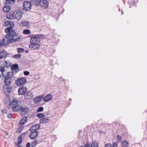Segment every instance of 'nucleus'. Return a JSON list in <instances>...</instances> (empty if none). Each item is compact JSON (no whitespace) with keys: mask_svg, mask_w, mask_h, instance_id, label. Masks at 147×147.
Wrapping results in <instances>:
<instances>
[{"mask_svg":"<svg viewBox=\"0 0 147 147\" xmlns=\"http://www.w3.org/2000/svg\"><path fill=\"white\" fill-rule=\"evenodd\" d=\"M23 6L24 10L26 11H29L31 9L32 7L31 2L30 1H25L24 2Z\"/></svg>","mask_w":147,"mask_h":147,"instance_id":"nucleus-1","label":"nucleus"},{"mask_svg":"<svg viewBox=\"0 0 147 147\" xmlns=\"http://www.w3.org/2000/svg\"><path fill=\"white\" fill-rule=\"evenodd\" d=\"M3 91L4 94L7 96H9V94L13 90V87L10 85H5L3 88Z\"/></svg>","mask_w":147,"mask_h":147,"instance_id":"nucleus-2","label":"nucleus"},{"mask_svg":"<svg viewBox=\"0 0 147 147\" xmlns=\"http://www.w3.org/2000/svg\"><path fill=\"white\" fill-rule=\"evenodd\" d=\"M26 82V79L24 78L21 77L18 78L16 81V84L18 86L24 85Z\"/></svg>","mask_w":147,"mask_h":147,"instance_id":"nucleus-3","label":"nucleus"},{"mask_svg":"<svg viewBox=\"0 0 147 147\" xmlns=\"http://www.w3.org/2000/svg\"><path fill=\"white\" fill-rule=\"evenodd\" d=\"M40 6L43 9H47L49 7V2L47 0H40Z\"/></svg>","mask_w":147,"mask_h":147,"instance_id":"nucleus-4","label":"nucleus"},{"mask_svg":"<svg viewBox=\"0 0 147 147\" xmlns=\"http://www.w3.org/2000/svg\"><path fill=\"white\" fill-rule=\"evenodd\" d=\"M38 43L33 42L31 44L29 47V48L32 50L38 49L40 47V45Z\"/></svg>","mask_w":147,"mask_h":147,"instance_id":"nucleus-5","label":"nucleus"},{"mask_svg":"<svg viewBox=\"0 0 147 147\" xmlns=\"http://www.w3.org/2000/svg\"><path fill=\"white\" fill-rule=\"evenodd\" d=\"M15 19L17 20H19L22 17V12L19 10H16L15 11Z\"/></svg>","mask_w":147,"mask_h":147,"instance_id":"nucleus-6","label":"nucleus"},{"mask_svg":"<svg viewBox=\"0 0 147 147\" xmlns=\"http://www.w3.org/2000/svg\"><path fill=\"white\" fill-rule=\"evenodd\" d=\"M40 42V39L38 38L36 34L32 35L30 38V43H39Z\"/></svg>","mask_w":147,"mask_h":147,"instance_id":"nucleus-7","label":"nucleus"},{"mask_svg":"<svg viewBox=\"0 0 147 147\" xmlns=\"http://www.w3.org/2000/svg\"><path fill=\"white\" fill-rule=\"evenodd\" d=\"M11 67L12 72H15V74L19 71L18 65L17 63L13 64L11 66Z\"/></svg>","mask_w":147,"mask_h":147,"instance_id":"nucleus-8","label":"nucleus"},{"mask_svg":"<svg viewBox=\"0 0 147 147\" xmlns=\"http://www.w3.org/2000/svg\"><path fill=\"white\" fill-rule=\"evenodd\" d=\"M27 89L25 87L22 86V87L20 88L18 90V94L19 95L24 94L26 92Z\"/></svg>","mask_w":147,"mask_h":147,"instance_id":"nucleus-9","label":"nucleus"},{"mask_svg":"<svg viewBox=\"0 0 147 147\" xmlns=\"http://www.w3.org/2000/svg\"><path fill=\"white\" fill-rule=\"evenodd\" d=\"M31 132V134L29 136L31 140H34L36 139L38 136V131H33Z\"/></svg>","mask_w":147,"mask_h":147,"instance_id":"nucleus-10","label":"nucleus"},{"mask_svg":"<svg viewBox=\"0 0 147 147\" xmlns=\"http://www.w3.org/2000/svg\"><path fill=\"white\" fill-rule=\"evenodd\" d=\"M40 127V125L39 124H35L32 126L30 129L29 130L30 132L32 131H37L36 130L39 129Z\"/></svg>","mask_w":147,"mask_h":147,"instance_id":"nucleus-11","label":"nucleus"},{"mask_svg":"<svg viewBox=\"0 0 147 147\" xmlns=\"http://www.w3.org/2000/svg\"><path fill=\"white\" fill-rule=\"evenodd\" d=\"M3 79L4 80L5 84V85H10L11 83V79L9 78H7L5 75L2 76Z\"/></svg>","mask_w":147,"mask_h":147,"instance_id":"nucleus-12","label":"nucleus"},{"mask_svg":"<svg viewBox=\"0 0 147 147\" xmlns=\"http://www.w3.org/2000/svg\"><path fill=\"white\" fill-rule=\"evenodd\" d=\"M17 34V33L15 32V30H14L12 31H11L8 34H7L5 35V37H13V36H15V35H16Z\"/></svg>","mask_w":147,"mask_h":147,"instance_id":"nucleus-13","label":"nucleus"},{"mask_svg":"<svg viewBox=\"0 0 147 147\" xmlns=\"http://www.w3.org/2000/svg\"><path fill=\"white\" fill-rule=\"evenodd\" d=\"M31 2L32 5L35 7H37L40 6V0H30Z\"/></svg>","mask_w":147,"mask_h":147,"instance_id":"nucleus-14","label":"nucleus"},{"mask_svg":"<svg viewBox=\"0 0 147 147\" xmlns=\"http://www.w3.org/2000/svg\"><path fill=\"white\" fill-rule=\"evenodd\" d=\"M21 36L19 35L18 34H17L16 35L12 37L13 40L12 43H15L16 42H18L19 41L20 39Z\"/></svg>","mask_w":147,"mask_h":147,"instance_id":"nucleus-15","label":"nucleus"},{"mask_svg":"<svg viewBox=\"0 0 147 147\" xmlns=\"http://www.w3.org/2000/svg\"><path fill=\"white\" fill-rule=\"evenodd\" d=\"M15 11L11 12L7 14L6 16L7 18L9 19H15Z\"/></svg>","mask_w":147,"mask_h":147,"instance_id":"nucleus-16","label":"nucleus"},{"mask_svg":"<svg viewBox=\"0 0 147 147\" xmlns=\"http://www.w3.org/2000/svg\"><path fill=\"white\" fill-rule=\"evenodd\" d=\"M22 106L18 105H15L12 108V110L13 111H18L21 110Z\"/></svg>","mask_w":147,"mask_h":147,"instance_id":"nucleus-17","label":"nucleus"},{"mask_svg":"<svg viewBox=\"0 0 147 147\" xmlns=\"http://www.w3.org/2000/svg\"><path fill=\"white\" fill-rule=\"evenodd\" d=\"M29 111V109L28 108L26 107L24 108L22 107V108L21 109V113L22 115H25L28 113Z\"/></svg>","mask_w":147,"mask_h":147,"instance_id":"nucleus-18","label":"nucleus"},{"mask_svg":"<svg viewBox=\"0 0 147 147\" xmlns=\"http://www.w3.org/2000/svg\"><path fill=\"white\" fill-rule=\"evenodd\" d=\"M27 119V118L26 117H24L20 121L18 124V126L20 127L22 126L23 124L26 123Z\"/></svg>","mask_w":147,"mask_h":147,"instance_id":"nucleus-19","label":"nucleus"},{"mask_svg":"<svg viewBox=\"0 0 147 147\" xmlns=\"http://www.w3.org/2000/svg\"><path fill=\"white\" fill-rule=\"evenodd\" d=\"M11 101V102L10 103V104L11 105H13L15 106L18 105L19 104V103L20 102L18 101L17 99L15 98H13Z\"/></svg>","mask_w":147,"mask_h":147,"instance_id":"nucleus-20","label":"nucleus"},{"mask_svg":"<svg viewBox=\"0 0 147 147\" xmlns=\"http://www.w3.org/2000/svg\"><path fill=\"white\" fill-rule=\"evenodd\" d=\"M22 26L25 27L26 28H29L30 22L28 21L24 20L22 22Z\"/></svg>","mask_w":147,"mask_h":147,"instance_id":"nucleus-21","label":"nucleus"},{"mask_svg":"<svg viewBox=\"0 0 147 147\" xmlns=\"http://www.w3.org/2000/svg\"><path fill=\"white\" fill-rule=\"evenodd\" d=\"M7 53L5 51H0V59H1L3 58L6 57Z\"/></svg>","mask_w":147,"mask_h":147,"instance_id":"nucleus-22","label":"nucleus"},{"mask_svg":"<svg viewBox=\"0 0 147 147\" xmlns=\"http://www.w3.org/2000/svg\"><path fill=\"white\" fill-rule=\"evenodd\" d=\"M50 120L49 119L47 118H42L41 119L40 123H48L49 122Z\"/></svg>","mask_w":147,"mask_h":147,"instance_id":"nucleus-23","label":"nucleus"},{"mask_svg":"<svg viewBox=\"0 0 147 147\" xmlns=\"http://www.w3.org/2000/svg\"><path fill=\"white\" fill-rule=\"evenodd\" d=\"M15 72H13L12 71L8 72L6 74L7 75L6 76V77L7 78H9L11 79L12 78L13 76V74Z\"/></svg>","mask_w":147,"mask_h":147,"instance_id":"nucleus-24","label":"nucleus"},{"mask_svg":"<svg viewBox=\"0 0 147 147\" xmlns=\"http://www.w3.org/2000/svg\"><path fill=\"white\" fill-rule=\"evenodd\" d=\"M10 9V7L8 5H5L4 6L3 8V11L5 13L9 12Z\"/></svg>","mask_w":147,"mask_h":147,"instance_id":"nucleus-25","label":"nucleus"},{"mask_svg":"<svg viewBox=\"0 0 147 147\" xmlns=\"http://www.w3.org/2000/svg\"><path fill=\"white\" fill-rule=\"evenodd\" d=\"M43 98V97L42 96L40 95L34 98V101H36L37 102H38L41 101L42 98Z\"/></svg>","mask_w":147,"mask_h":147,"instance_id":"nucleus-26","label":"nucleus"},{"mask_svg":"<svg viewBox=\"0 0 147 147\" xmlns=\"http://www.w3.org/2000/svg\"><path fill=\"white\" fill-rule=\"evenodd\" d=\"M52 97V96L51 94H49L44 98L43 100L45 102L48 101L50 100Z\"/></svg>","mask_w":147,"mask_h":147,"instance_id":"nucleus-27","label":"nucleus"},{"mask_svg":"<svg viewBox=\"0 0 147 147\" xmlns=\"http://www.w3.org/2000/svg\"><path fill=\"white\" fill-rule=\"evenodd\" d=\"M128 142L126 140H123L121 143L122 147H128Z\"/></svg>","mask_w":147,"mask_h":147,"instance_id":"nucleus-28","label":"nucleus"},{"mask_svg":"<svg viewBox=\"0 0 147 147\" xmlns=\"http://www.w3.org/2000/svg\"><path fill=\"white\" fill-rule=\"evenodd\" d=\"M11 63L9 62H8L6 61H5L3 63V65L5 68H7L10 67L11 66Z\"/></svg>","mask_w":147,"mask_h":147,"instance_id":"nucleus-29","label":"nucleus"},{"mask_svg":"<svg viewBox=\"0 0 147 147\" xmlns=\"http://www.w3.org/2000/svg\"><path fill=\"white\" fill-rule=\"evenodd\" d=\"M98 147V143L97 142H96L95 141H93L91 147Z\"/></svg>","mask_w":147,"mask_h":147,"instance_id":"nucleus-30","label":"nucleus"},{"mask_svg":"<svg viewBox=\"0 0 147 147\" xmlns=\"http://www.w3.org/2000/svg\"><path fill=\"white\" fill-rule=\"evenodd\" d=\"M13 28V26H11L7 28L5 30V32L7 33L9 32Z\"/></svg>","mask_w":147,"mask_h":147,"instance_id":"nucleus-31","label":"nucleus"},{"mask_svg":"<svg viewBox=\"0 0 147 147\" xmlns=\"http://www.w3.org/2000/svg\"><path fill=\"white\" fill-rule=\"evenodd\" d=\"M5 38H6V40L7 45L10 43H12V42L13 41V40L11 37Z\"/></svg>","mask_w":147,"mask_h":147,"instance_id":"nucleus-32","label":"nucleus"},{"mask_svg":"<svg viewBox=\"0 0 147 147\" xmlns=\"http://www.w3.org/2000/svg\"><path fill=\"white\" fill-rule=\"evenodd\" d=\"M4 67V66H0V71H1L2 72L1 74L2 76L5 75H4L3 74V72H5V69Z\"/></svg>","mask_w":147,"mask_h":147,"instance_id":"nucleus-33","label":"nucleus"},{"mask_svg":"<svg viewBox=\"0 0 147 147\" xmlns=\"http://www.w3.org/2000/svg\"><path fill=\"white\" fill-rule=\"evenodd\" d=\"M38 142L36 140L33 141L31 144V147H35L38 144Z\"/></svg>","mask_w":147,"mask_h":147,"instance_id":"nucleus-34","label":"nucleus"},{"mask_svg":"<svg viewBox=\"0 0 147 147\" xmlns=\"http://www.w3.org/2000/svg\"><path fill=\"white\" fill-rule=\"evenodd\" d=\"M22 57L21 55L20 54H18L15 55H13V57L17 59H19L21 58Z\"/></svg>","mask_w":147,"mask_h":147,"instance_id":"nucleus-35","label":"nucleus"},{"mask_svg":"<svg viewBox=\"0 0 147 147\" xmlns=\"http://www.w3.org/2000/svg\"><path fill=\"white\" fill-rule=\"evenodd\" d=\"M23 33L24 34H28L30 33V31L29 30L25 29L24 30Z\"/></svg>","mask_w":147,"mask_h":147,"instance_id":"nucleus-36","label":"nucleus"},{"mask_svg":"<svg viewBox=\"0 0 147 147\" xmlns=\"http://www.w3.org/2000/svg\"><path fill=\"white\" fill-rule=\"evenodd\" d=\"M24 51V48H18L17 49V52L18 53H23Z\"/></svg>","mask_w":147,"mask_h":147,"instance_id":"nucleus-37","label":"nucleus"},{"mask_svg":"<svg viewBox=\"0 0 147 147\" xmlns=\"http://www.w3.org/2000/svg\"><path fill=\"white\" fill-rule=\"evenodd\" d=\"M37 116L38 118H40L45 117V115L42 113H39L37 115Z\"/></svg>","mask_w":147,"mask_h":147,"instance_id":"nucleus-38","label":"nucleus"},{"mask_svg":"<svg viewBox=\"0 0 147 147\" xmlns=\"http://www.w3.org/2000/svg\"><path fill=\"white\" fill-rule=\"evenodd\" d=\"M1 43L3 46H6L7 45L6 40L5 39L3 40Z\"/></svg>","mask_w":147,"mask_h":147,"instance_id":"nucleus-39","label":"nucleus"},{"mask_svg":"<svg viewBox=\"0 0 147 147\" xmlns=\"http://www.w3.org/2000/svg\"><path fill=\"white\" fill-rule=\"evenodd\" d=\"M117 139L118 142H120L122 141L121 137L120 136H117Z\"/></svg>","mask_w":147,"mask_h":147,"instance_id":"nucleus-40","label":"nucleus"},{"mask_svg":"<svg viewBox=\"0 0 147 147\" xmlns=\"http://www.w3.org/2000/svg\"><path fill=\"white\" fill-rule=\"evenodd\" d=\"M24 98L26 100H30L31 99V96H28L25 94H24Z\"/></svg>","mask_w":147,"mask_h":147,"instance_id":"nucleus-41","label":"nucleus"},{"mask_svg":"<svg viewBox=\"0 0 147 147\" xmlns=\"http://www.w3.org/2000/svg\"><path fill=\"white\" fill-rule=\"evenodd\" d=\"M23 128V127H19L18 129L16 130V132L20 133L22 130Z\"/></svg>","mask_w":147,"mask_h":147,"instance_id":"nucleus-42","label":"nucleus"},{"mask_svg":"<svg viewBox=\"0 0 147 147\" xmlns=\"http://www.w3.org/2000/svg\"><path fill=\"white\" fill-rule=\"evenodd\" d=\"M26 132H25L22 133L21 135H20V136L18 138H19V139H22L23 136L24 137V136L25 134L26 133Z\"/></svg>","mask_w":147,"mask_h":147,"instance_id":"nucleus-43","label":"nucleus"},{"mask_svg":"<svg viewBox=\"0 0 147 147\" xmlns=\"http://www.w3.org/2000/svg\"><path fill=\"white\" fill-rule=\"evenodd\" d=\"M44 109L42 107H40L38 108V109L37 111V112H40L42 111H43Z\"/></svg>","mask_w":147,"mask_h":147,"instance_id":"nucleus-44","label":"nucleus"},{"mask_svg":"<svg viewBox=\"0 0 147 147\" xmlns=\"http://www.w3.org/2000/svg\"><path fill=\"white\" fill-rule=\"evenodd\" d=\"M36 35L37 36V37H38V38H39L40 39V38H43L44 37V35L42 34H36Z\"/></svg>","mask_w":147,"mask_h":147,"instance_id":"nucleus-45","label":"nucleus"},{"mask_svg":"<svg viewBox=\"0 0 147 147\" xmlns=\"http://www.w3.org/2000/svg\"><path fill=\"white\" fill-rule=\"evenodd\" d=\"M26 95H27L28 96H31L32 97V92H30V91L26 92Z\"/></svg>","mask_w":147,"mask_h":147,"instance_id":"nucleus-46","label":"nucleus"},{"mask_svg":"<svg viewBox=\"0 0 147 147\" xmlns=\"http://www.w3.org/2000/svg\"><path fill=\"white\" fill-rule=\"evenodd\" d=\"M18 143L17 144L16 143L15 144L16 145H17V146L18 145V144H20L22 142V139H19V138H18Z\"/></svg>","mask_w":147,"mask_h":147,"instance_id":"nucleus-47","label":"nucleus"},{"mask_svg":"<svg viewBox=\"0 0 147 147\" xmlns=\"http://www.w3.org/2000/svg\"><path fill=\"white\" fill-rule=\"evenodd\" d=\"M90 145L88 142H87L86 144L83 146V147H90Z\"/></svg>","mask_w":147,"mask_h":147,"instance_id":"nucleus-48","label":"nucleus"},{"mask_svg":"<svg viewBox=\"0 0 147 147\" xmlns=\"http://www.w3.org/2000/svg\"><path fill=\"white\" fill-rule=\"evenodd\" d=\"M24 74L25 76H28L30 74V72L27 71H24Z\"/></svg>","mask_w":147,"mask_h":147,"instance_id":"nucleus-49","label":"nucleus"},{"mask_svg":"<svg viewBox=\"0 0 147 147\" xmlns=\"http://www.w3.org/2000/svg\"><path fill=\"white\" fill-rule=\"evenodd\" d=\"M105 147H112V145L110 143H107L105 145Z\"/></svg>","mask_w":147,"mask_h":147,"instance_id":"nucleus-50","label":"nucleus"},{"mask_svg":"<svg viewBox=\"0 0 147 147\" xmlns=\"http://www.w3.org/2000/svg\"><path fill=\"white\" fill-rule=\"evenodd\" d=\"M12 114L9 113L7 115V117L9 119H11L12 118Z\"/></svg>","mask_w":147,"mask_h":147,"instance_id":"nucleus-51","label":"nucleus"},{"mask_svg":"<svg viewBox=\"0 0 147 147\" xmlns=\"http://www.w3.org/2000/svg\"><path fill=\"white\" fill-rule=\"evenodd\" d=\"M8 23L10 25H11V26H13V27L14 26L13 22L11 21H8Z\"/></svg>","mask_w":147,"mask_h":147,"instance_id":"nucleus-52","label":"nucleus"},{"mask_svg":"<svg viewBox=\"0 0 147 147\" xmlns=\"http://www.w3.org/2000/svg\"><path fill=\"white\" fill-rule=\"evenodd\" d=\"M117 145L116 142H113V147H117Z\"/></svg>","mask_w":147,"mask_h":147,"instance_id":"nucleus-53","label":"nucleus"},{"mask_svg":"<svg viewBox=\"0 0 147 147\" xmlns=\"http://www.w3.org/2000/svg\"><path fill=\"white\" fill-rule=\"evenodd\" d=\"M7 112L6 109H3L2 110V112L3 113H6Z\"/></svg>","mask_w":147,"mask_h":147,"instance_id":"nucleus-54","label":"nucleus"},{"mask_svg":"<svg viewBox=\"0 0 147 147\" xmlns=\"http://www.w3.org/2000/svg\"><path fill=\"white\" fill-rule=\"evenodd\" d=\"M6 1V4H9L11 3H12L11 2H10L9 0H5Z\"/></svg>","mask_w":147,"mask_h":147,"instance_id":"nucleus-55","label":"nucleus"},{"mask_svg":"<svg viewBox=\"0 0 147 147\" xmlns=\"http://www.w3.org/2000/svg\"><path fill=\"white\" fill-rule=\"evenodd\" d=\"M30 143L28 142L27 143L26 147H30Z\"/></svg>","mask_w":147,"mask_h":147,"instance_id":"nucleus-56","label":"nucleus"},{"mask_svg":"<svg viewBox=\"0 0 147 147\" xmlns=\"http://www.w3.org/2000/svg\"><path fill=\"white\" fill-rule=\"evenodd\" d=\"M10 2H12V3L13 2H14V1H15V0H9Z\"/></svg>","mask_w":147,"mask_h":147,"instance_id":"nucleus-57","label":"nucleus"},{"mask_svg":"<svg viewBox=\"0 0 147 147\" xmlns=\"http://www.w3.org/2000/svg\"><path fill=\"white\" fill-rule=\"evenodd\" d=\"M2 43L1 44V41H0V48L2 46Z\"/></svg>","mask_w":147,"mask_h":147,"instance_id":"nucleus-58","label":"nucleus"},{"mask_svg":"<svg viewBox=\"0 0 147 147\" xmlns=\"http://www.w3.org/2000/svg\"><path fill=\"white\" fill-rule=\"evenodd\" d=\"M18 147H23V146H20V145H18Z\"/></svg>","mask_w":147,"mask_h":147,"instance_id":"nucleus-59","label":"nucleus"},{"mask_svg":"<svg viewBox=\"0 0 147 147\" xmlns=\"http://www.w3.org/2000/svg\"><path fill=\"white\" fill-rule=\"evenodd\" d=\"M80 147H83V146H81Z\"/></svg>","mask_w":147,"mask_h":147,"instance_id":"nucleus-60","label":"nucleus"},{"mask_svg":"<svg viewBox=\"0 0 147 147\" xmlns=\"http://www.w3.org/2000/svg\"><path fill=\"white\" fill-rule=\"evenodd\" d=\"M28 51H26V53H27Z\"/></svg>","mask_w":147,"mask_h":147,"instance_id":"nucleus-61","label":"nucleus"},{"mask_svg":"<svg viewBox=\"0 0 147 147\" xmlns=\"http://www.w3.org/2000/svg\"><path fill=\"white\" fill-rule=\"evenodd\" d=\"M121 13H122V14L123 13V11H122Z\"/></svg>","mask_w":147,"mask_h":147,"instance_id":"nucleus-62","label":"nucleus"},{"mask_svg":"<svg viewBox=\"0 0 147 147\" xmlns=\"http://www.w3.org/2000/svg\"><path fill=\"white\" fill-rule=\"evenodd\" d=\"M7 135H8V134L7 133Z\"/></svg>","mask_w":147,"mask_h":147,"instance_id":"nucleus-63","label":"nucleus"},{"mask_svg":"<svg viewBox=\"0 0 147 147\" xmlns=\"http://www.w3.org/2000/svg\"><path fill=\"white\" fill-rule=\"evenodd\" d=\"M119 11H120V9H119Z\"/></svg>","mask_w":147,"mask_h":147,"instance_id":"nucleus-64","label":"nucleus"}]
</instances>
